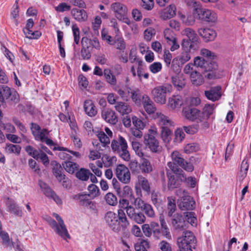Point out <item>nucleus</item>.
Segmentation results:
<instances>
[{
  "instance_id": "obj_47",
  "label": "nucleus",
  "mask_w": 251,
  "mask_h": 251,
  "mask_svg": "<svg viewBox=\"0 0 251 251\" xmlns=\"http://www.w3.org/2000/svg\"><path fill=\"white\" fill-rule=\"evenodd\" d=\"M2 101H1V103L0 104V107L1 105L4 107V103L7 102L8 99H9V97L10 96V94L11 93V91L10 89L7 86H4L2 87Z\"/></svg>"
},
{
  "instance_id": "obj_55",
  "label": "nucleus",
  "mask_w": 251,
  "mask_h": 251,
  "mask_svg": "<svg viewBox=\"0 0 251 251\" xmlns=\"http://www.w3.org/2000/svg\"><path fill=\"white\" fill-rule=\"evenodd\" d=\"M48 134L49 131L48 130L44 128L37 132V134H35L34 136L36 140H39L42 142H44V140L47 138Z\"/></svg>"
},
{
  "instance_id": "obj_24",
  "label": "nucleus",
  "mask_w": 251,
  "mask_h": 251,
  "mask_svg": "<svg viewBox=\"0 0 251 251\" xmlns=\"http://www.w3.org/2000/svg\"><path fill=\"white\" fill-rule=\"evenodd\" d=\"M142 103L143 104L145 111L149 114L153 113L156 110V107L153 102L148 96L143 97V101Z\"/></svg>"
},
{
  "instance_id": "obj_38",
  "label": "nucleus",
  "mask_w": 251,
  "mask_h": 251,
  "mask_svg": "<svg viewBox=\"0 0 251 251\" xmlns=\"http://www.w3.org/2000/svg\"><path fill=\"white\" fill-rule=\"evenodd\" d=\"M172 82L173 85L178 90L182 89L185 85V79L182 76L178 75L172 76Z\"/></svg>"
},
{
  "instance_id": "obj_54",
  "label": "nucleus",
  "mask_w": 251,
  "mask_h": 251,
  "mask_svg": "<svg viewBox=\"0 0 251 251\" xmlns=\"http://www.w3.org/2000/svg\"><path fill=\"white\" fill-rule=\"evenodd\" d=\"M142 210L144 212L148 217L154 218L155 217V214L154 210L152 206L149 203H147L145 204V205H144Z\"/></svg>"
},
{
  "instance_id": "obj_53",
  "label": "nucleus",
  "mask_w": 251,
  "mask_h": 251,
  "mask_svg": "<svg viewBox=\"0 0 251 251\" xmlns=\"http://www.w3.org/2000/svg\"><path fill=\"white\" fill-rule=\"evenodd\" d=\"M88 190L89 191V193L87 194L89 195V196L91 197L92 199H94L100 195V190L96 185L95 184H91L88 187Z\"/></svg>"
},
{
  "instance_id": "obj_6",
  "label": "nucleus",
  "mask_w": 251,
  "mask_h": 251,
  "mask_svg": "<svg viewBox=\"0 0 251 251\" xmlns=\"http://www.w3.org/2000/svg\"><path fill=\"white\" fill-rule=\"evenodd\" d=\"M175 175L172 173L167 171L166 174L168 178V188L169 190H173L175 188L179 187L182 182L186 180V176L184 172H173Z\"/></svg>"
},
{
  "instance_id": "obj_49",
  "label": "nucleus",
  "mask_w": 251,
  "mask_h": 251,
  "mask_svg": "<svg viewBox=\"0 0 251 251\" xmlns=\"http://www.w3.org/2000/svg\"><path fill=\"white\" fill-rule=\"evenodd\" d=\"M21 150V147L18 145L9 144L5 147V151L8 153H15L19 155L20 153Z\"/></svg>"
},
{
  "instance_id": "obj_34",
  "label": "nucleus",
  "mask_w": 251,
  "mask_h": 251,
  "mask_svg": "<svg viewBox=\"0 0 251 251\" xmlns=\"http://www.w3.org/2000/svg\"><path fill=\"white\" fill-rule=\"evenodd\" d=\"M62 166L68 173L73 174L75 172L78 168V165L71 160L64 161L62 163Z\"/></svg>"
},
{
  "instance_id": "obj_15",
  "label": "nucleus",
  "mask_w": 251,
  "mask_h": 251,
  "mask_svg": "<svg viewBox=\"0 0 251 251\" xmlns=\"http://www.w3.org/2000/svg\"><path fill=\"white\" fill-rule=\"evenodd\" d=\"M164 36L168 44L171 46V51H174L179 49V44L173 31L169 28L165 29L164 31Z\"/></svg>"
},
{
  "instance_id": "obj_23",
  "label": "nucleus",
  "mask_w": 251,
  "mask_h": 251,
  "mask_svg": "<svg viewBox=\"0 0 251 251\" xmlns=\"http://www.w3.org/2000/svg\"><path fill=\"white\" fill-rule=\"evenodd\" d=\"M111 8L115 13L116 17L121 18V16L127 13V8L120 2H115L111 5Z\"/></svg>"
},
{
  "instance_id": "obj_12",
  "label": "nucleus",
  "mask_w": 251,
  "mask_h": 251,
  "mask_svg": "<svg viewBox=\"0 0 251 251\" xmlns=\"http://www.w3.org/2000/svg\"><path fill=\"white\" fill-rule=\"evenodd\" d=\"M183 195L178 203L179 208L181 210H192L195 208V202L193 198L188 195L185 190L183 191Z\"/></svg>"
},
{
  "instance_id": "obj_52",
  "label": "nucleus",
  "mask_w": 251,
  "mask_h": 251,
  "mask_svg": "<svg viewBox=\"0 0 251 251\" xmlns=\"http://www.w3.org/2000/svg\"><path fill=\"white\" fill-rule=\"evenodd\" d=\"M106 202L111 206H115L117 204V198L112 193H108L104 197Z\"/></svg>"
},
{
  "instance_id": "obj_8",
  "label": "nucleus",
  "mask_w": 251,
  "mask_h": 251,
  "mask_svg": "<svg viewBox=\"0 0 251 251\" xmlns=\"http://www.w3.org/2000/svg\"><path fill=\"white\" fill-rule=\"evenodd\" d=\"M193 14L199 19L208 23H215L217 20L216 13L211 10L203 8H195Z\"/></svg>"
},
{
  "instance_id": "obj_5",
  "label": "nucleus",
  "mask_w": 251,
  "mask_h": 251,
  "mask_svg": "<svg viewBox=\"0 0 251 251\" xmlns=\"http://www.w3.org/2000/svg\"><path fill=\"white\" fill-rule=\"evenodd\" d=\"M196 242L195 236L190 231H185L182 235L177 239V245L179 251H193L192 244Z\"/></svg>"
},
{
  "instance_id": "obj_50",
  "label": "nucleus",
  "mask_w": 251,
  "mask_h": 251,
  "mask_svg": "<svg viewBox=\"0 0 251 251\" xmlns=\"http://www.w3.org/2000/svg\"><path fill=\"white\" fill-rule=\"evenodd\" d=\"M136 251H147L149 249V242L147 240H142L140 243L134 246Z\"/></svg>"
},
{
  "instance_id": "obj_61",
  "label": "nucleus",
  "mask_w": 251,
  "mask_h": 251,
  "mask_svg": "<svg viewBox=\"0 0 251 251\" xmlns=\"http://www.w3.org/2000/svg\"><path fill=\"white\" fill-rule=\"evenodd\" d=\"M158 248L161 251H173L171 245L165 240H163L159 243Z\"/></svg>"
},
{
  "instance_id": "obj_62",
  "label": "nucleus",
  "mask_w": 251,
  "mask_h": 251,
  "mask_svg": "<svg viewBox=\"0 0 251 251\" xmlns=\"http://www.w3.org/2000/svg\"><path fill=\"white\" fill-rule=\"evenodd\" d=\"M160 194L158 192L152 191L151 195V199L154 205H158L161 202Z\"/></svg>"
},
{
  "instance_id": "obj_14",
  "label": "nucleus",
  "mask_w": 251,
  "mask_h": 251,
  "mask_svg": "<svg viewBox=\"0 0 251 251\" xmlns=\"http://www.w3.org/2000/svg\"><path fill=\"white\" fill-rule=\"evenodd\" d=\"M171 225L174 230L182 231L185 229L187 224L184 216L177 213L172 217Z\"/></svg>"
},
{
  "instance_id": "obj_63",
  "label": "nucleus",
  "mask_w": 251,
  "mask_h": 251,
  "mask_svg": "<svg viewBox=\"0 0 251 251\" xmlns=\"http://www.w3.org/2000/svg\"><path fill=\"white\" fill-rule=\"evenodd\" d=\"M180 18L182 22L188 25H193L195 21L194 16L191 15H188L187 17L185 15H182Z\"/></svg>"
},
{
  "instance_id": "obj_9",
  "label": "nucleus",
  "mask_w": 251,
  "mask_h": 251,
  "mask_svg": "<svg viewBox=\"0 0 251 251\" xmlns=\"http://www.w3.org/2000/svg\"><path fill=\"white\" fill-rule=\"evenodd\" d=\"M171 161L167 163V166L173 172H184L179 168V165L185 160L183 155L178 151H175L171 154Z\"/></svg>"
},
{
  "instance_id": "obj_56",
  "label": "nucleus",
  "mask_w": 251,
  "mask_h": 251,
  "mask_svg": "<svg viewBox=\"0 0 251 251\" xmlns=\"http://www.w3.org/2000/svg\"><path fill=\"white\" fill-rule=\"evenodd\" d=\"M149 226L152 230L154 237L158 238V236L161 233L159 224L155 222H151L149 224Z\"/></svg>"
},
{
  "instance_id": "obj_16",
  "label": "nucleus",
  "mask_w": 251,
  "mask_h": 251,
  "mask_svg": "<svg viewBox=\"0 0 251 251\" xmlns=\"http://www.w3.org/2000/svg\"><path fill=\"white\" fill-rule=\"evenodd\" d=\"M39 184L44 194L47 197L53 199L58 204H62V201L60 197L46 183L43 181H39Z\"/></svg>"
},
{
  "instance_id": "obj_27",
  "label": "nucleus",
  "mask_w": 251,
  "mask_h": 251,
  "mask_svg": "<svg viewBox=\"0 0 251 251\" xmlns=\"http://www.w3.org/2000/svg\"><path fill=\"white\" fill-rule=\"evenodd\" d=\"M176 14V7L175 5L171 4L165 8L161 13V17L163 20L170 19Z\"/></svg>"
},
{
  "instance_id": "obj_25",
  "label": "nucleus",
  "mask_w": 251,
  "mask_h": 251,
  "mask_svg": "<svg viewBox=\"0 0 251 251\" xmlns=\"http://www.w3.org/2000/svg\"><path fill=\"white\" fill-rule=\"evenodd\" d=\"M215 108L214 104H205L202 108V110L201 111V115L203 122L207 120L210 118V116L214 113Z\"/></svg>"
},
{
  "instance_id": "obj_59",
  "label": "nucleus",
  "mask_w": 251,
  "mask_h": 251,
  "mask_svg": "<svg viewBox=\"0 0 251 251\" xmlns=\"http://www.w3.org/2000/svg\"><path fill=\"white\" fill-rule=\"evenodd\" d=\"M199 148V146L197 143L188 144L184 148V151L186 153H190L198 151Z\"/></svg>"
},
{
  "instance_id": "obj_43",
  "label": "nucleus",
  "mask_w": 251,
  "mask_h": 251,
  "mask_svg": "<svg viewBox=\"0 0 251 251\" xmlns=\"http://www.w3.org/2000/svg\"><path fill=\"white\" fill-rule=\"evenodd\" d=\"M91 172L88 169L81 168L79 171L76 172V177L82 181H87L88 180Z\"/></svg>"
},
{
  "instance_id": "obj_44",
  "label": "nucleus",
  "mask_w": 251,
  "mask_h": 251,
  "mask_svg": "<svg viewBox=\"0 0 251 251\" xmlns=\"http://www.w3.org/2000/svg\"><path fill=\"white\" fill-rule=\"evenodd\" d=\"M128 87H116L114 90L117 92L118 95L121 98V99L125 100L126 101H128L129 100V95L127 94V88Z\"/></svg>"
},
{
  "instance_id": "obj_22",
  "label": "nucleus",
  "mask_w": 251,
  "mask_h": 251,
  "mask_svg": "<svg viewBox=\"0 0 251 251\" xmlns=\"http://www.w3.org/2000/svg\"><path fill=\"white\" fill-rule=\"evenodd\" d=\"M101 116L105 121L113 125L115 124L118 121L115 112L110 109H103L101 113Z\"/></svg>"
},
{
  "instance_id": "obj_30",
  "label": "nucleus",
  "mask_w": 251,
  "mask_h": 251,
  "mask_svg": "<svg viewBox=\"0 0 251 251\" xmlns=\"http://www.w3.org/2000/svg\"><path fill=\"white\" fill-rule=\"evenodd\" d=\"M71 13L74 18L79 22H83L87 20V15L85 11L83 9L73 8Z\"/></svg>"
},
{
  "instance_id": "obj_58",
  "label": "nucleus",
  "mask_w": 251,
  "mask_h": 251,
  "mask_svg": "<svg viewBox=\"0 0 251 251\" xmlns=\"http://www.w3.org/2000/svg\"><path fill=\"white\" fill-rule=\"evenodd\" d=\"M179 167L187 172H192L194 169L192 163L190 161L186 159L179 165Z\"/></svg>"
},
{
  "instance_id": "obj_37",
  "label": "nucleus",
  "mask_w": 251,
  "mask_h": 251,
  "mask_svg": "<svg viewBox=\"0 0 251 251\" xmlns=\"http://www.w3.org/2000/svg\"><path fill=\"white\" fill-rule=\"evenodd\" d=\"M159 124L161 127L167 126L169 127L173 126V122L169 119L168 117L161 113H156Z\"/></svg>"
},
{
  "instance_id": "obj_1",
  "label": "nucleus",
  "mask_w": 251,
  "mask_h": 251,
  "mask_svg": "<svg viewBox=\"0 0 251 251\" xmlns=\"http://www.w3.org/2000/svg\"><path fill=\"white\" fill-rule=\"evenodd\" d=\"M200 54L202 57L197 56L194 59L195 66L207 73L205 76L208 79H215L218 74V66L212 60L216 57L215 53L206 49H202Z\"/></svg>"
},
{
  "instance_id": "obj_41",
  "label": "nucleus",
  "mask_w": 251,
  "mask_h": 251,
  "mask_svg": "<svg viewBox=\"0 0 251 251\" xmlns=\"http://www.w3.org/2000/svg\"><path fill=\"white\" fill-rule=\"evenodd\" d=\"M104 76L106 81L112 86H115L117 84L116 76L113 75L111 71L109 69H105L103 71Z\"/></svg>"
},
{
  "instance_id": "obj_11",
  "label": "nucleus",
  "mask_w": 251,
  "mask_h": 251,
  "mask_svg": "<svg viewBox=\"0 0 251 251\" xmlns=\"http://www.w3.org/2000/svg\"><path fill=\"white\" fill-rule=\"evenodd\" d=\"M116 175L119 180L124 184H128L130 181V171L124 165L119 164L117 166Z\"/></svg>"
},
{
  "instance_id": "obj_64",
  "label": "nucleus",
  "mask_w": 251,
  "mask_h": 251,
  "mask_svg": "<svg viewBox=\"0 0 251 251\" xmlns=\"http://www.w3.org/2000/svg\"><path fill=\"white\" fill-rule=\"evenodd\" d=\"M132 123L135 128L143 129L145 126L144 123L140 119L136 116H133L132 118Z\"/></svg>"
},
{
  "instance_id": "obj_7",
  "label": "nucleus",
  "mask_w": 251,
  "mask_h": 251,
  "mask_svg": "<svg viewBox=\"0 0 251 251\" xmlns=\"http://www.w3.org/2000/svg\"><path fill=\"white\" fill-rule=\"evenodd\" d=\"M170 87L169 85H161L154 88L151 91V94L155 102L160 104H165L167 94L170 93Z\"/></svg>"
},
{
  "instance_id": "obj_31",
  "label": "nucleus",
  "mask_w": 251,
  "mask_h": 251,
  "mask_svg": "<svg viewBox=\"0 0 251 251\" xmlns=\"http://www.w3.org/2000/svg\"><path fill=\"white\" fill-rule=\"evenodd\" d=\"M142 162L140 164V168L142 173L149 174L153 171V167L151 162L145 157H140Z\"/></svg>"
},
{
  "instance_id": "obj_36",
  "label": "nucleus",
  "mask_w": 251,
  "mask_h": 251,
  "mask_svg": "<svg viewBox=\"0 0 251 251\" xmlns=\"http://www.w3.org/2000/svg\"><path fill=\"white\" fill-rule=\"evenodd\" d=\"M62 171V169L61 165L55 162L53 164L52 173L59 182L62 181V179L65 178V175L63 174Z\"/></svg>"
},
{
  "instance_id": "obj_60",
  "label": "nucleus",
  "mask_w": 251,
  "mask_h": 251,
  "mask_svg": "<svg viewBox=\"0 0 251 251\" xmlns=\"http://www.w3.org/2000/svg\"><path fill=\"white\" fill-rule=\"evenodd\" d=\"M35 159L37 160L38 159H40L43 164L45 166H47L48 165H49L50 163V160L48 156L44 151H43L39 150V151H38V155H37V158Z\"/></svg>"
},
{
  "instance_id": "obj_10",
  "label": "nucleus",
  "mask_w": 251,
  "mask_h": 251,
  "mask_svg": "<svg viewBox=\"0 0 251 251\" xmlns=\"http://www.w3.org/2000/svg\"><path fill=\"white\" fill-rule=\"evenodd\" d=\"M182 115L190 121L197 123L203 122L201 111L196 108L185 107L182 110Z\"/></svg>"
},
{
  "instance_id": "obj_57",
  "label": "nucleus",
  "mask_w": 251,
  "mask_h": 251,
  "mask_svg": "<svg viewBox=\"0 0 251 251\" xmlns=\"http://www.w3.org/2000/svg\"><path fill=\"white\" fill-rule=\"evenodd\" d=\"M180 62L175 58H174L171 64V70L176 75H178L181 70V66L180 65Z\"/></svg>"
},
{
  "instance_id": "obj_45",
  "label": "nucleus",
  "mask_w": 251,
  "mask_h": 251,
  "mask_svg": "<svg viewBox=\"0 0 251 251\" xmlns=\"http://www.w3.org/2000/svg\"><path fill=\"white\" fill-rule=\"evenodd\" d=\"M184 217L187 223L190 224L192 226H196L197 224V220L195 216V213L193 212H187L184 213Z\"/></svg>"
},
{
  "instance_id": "obj_32",
  "label": "nucleus",
  "mask_w": 251,
  "mask_h": 251,
  "mask_svg": "<svg viewBox=\"0 0 251 251\" xmlns=\"http://www.w3.org/2000/svg\"><path fill=\"white\" fill-rule=\"evenodd\" d=\"M84 108L86 113L90 117L95 116L97 113L96 107L90 100H86L85 101Z\"/></svg>"
},
{
  "instance_id": "obj_26",
  "label": "nucleus",
  "mask_w": 251,
  "mask_h": 251,
  "mask_svg": "<svg viewBox=\"0 0 251 251\" xmlns=\"http://www.w3.org/2000/svg\"><path fill=\"white\" fill-rule=\"evenodd\" d=\"M53 216L56 218V220L58 222V225H59V226H60L61 232L63 233L62 238L64 239H70L71 236L68 233V230L61 217L58 214L55 213H53Z\"/></svg>"
},
{
  "instance_id": "obj_42",
  "label": "nucleus",
  "mask_w": 251,
  "mask_h": 251,
  "mask_svg": "<svg viewBox=\"0 0 251 251\" xmlns=\"http://www.w3.org/2000/svg\"><path fill=\"white\" fill-rule=\"evenodd\" d=\"M138 183L141 185L142 189L149 194L151 191L150 185L148 179L142 176L139 175L137 176Z\"/></svg>"
},
{
  "instance_id": "obj_21",
  "label": "nucleus",
  "mask_w": 251,
  "mask_h": 251,
  "mask_svg": "<svg viewBox=\"0 0 251 251\" xmlns=\"http://www.w3.org/2000/svg\"><path fill=\"white\" fill-rule=\"evenodd\" d=\"M182 104L181 96L174 95L169 99L167 106L171 110H177L180 109Z\"/></svg>"
},
{
  "instance_id": "obj_17",
  "label": "nucleus",
  "mask_w": 251,
  "mask_h": 251,
  "mask_svg": "<svg viewBox=\"0 0 251 251\" xmlns=\"http://www.w3.org/2000/svg\"><path fill=\"white\" fill-rule=\"evenodd\" d=\"M127 94L129 95V100L131 99L132 101L136 105L140 106L143 101V97L148 96L146 94H142L141 91L138 89H132L130 87L127 88Z\"/></svg>"
},
{
  "instance_id": "obj_48",
  "label": "nucleus",
  "mask_w": 251,
  "mask_h": 251,
  "mask_svg": "<svg viewBox=\"0 0 251 251\" xmlns=\"http://www.w3.org/2000/svg\"><path fill=\"white\" fill-rule=\"evenodd\" d=\"M47 221L48 222L50 226L52 228L54 231L62 238L63 233L61 232L60 226H59V225H58L57 222L54 220H53V219L50 217H47Z\"/></svg>"
},
{
  "instance_id": "obj_35",
  "label": "nucleus",
  "mask_w": 251,
  "mask_h": 251,
  "mask_svg": "<svg viewBox=\"0 0 251 251\" xmlns=\"http://www.w3.org/2000/svg\"><path fill=\"white\" fill-rule=\"evenodd\" d=\"M7 206L8 208L9 211L13 213L14 215L22 217L23 214L22 210L20 207L14 201H10L7 203Z\"/></svg>"
},
{
  "instance_id": "obj_20",
  "label": "nucleus",
  "mask_w": 251,
  "mask_h": 251,
  "mask_svg": "<svg viewBox=\"0 0 251 251\" xmlns=\"http://www.w3.org/2000/svg\"><path fill=\"white\" fill-rule=\"evenodd\" d=\"M91 40L87 37H84L82 38L81 43L82 48L80 54L83 60H88L91 57V53L89 50L90 45H91Z\"/></svg>"
},
{
  "instance_id": "obj_13",
  "label": "nucleus",
  "mask_w": 251,
  "mask_h": 251,
  "mask_svg": "<svg viewBox=\"0 0 251 251\" xmlns=\"http://www.w3.org/2000/svg\"><path fill=\"white\" fill-rule=\"evenodd\" d=\"M73 199L77 201L79 204L82 206L91 210L95 209V205L91 200L92 198L87 194L79 193L73 196Z\"/></svg>"
},
{
  "instance_id": "obj_28",
  "label": "nucleus",
  "mask_w": 251,
  "mask_h": 251,
  "mask_svg": "<svg viewBox=\"0 0 251 251\" xmlns=\"http://www.w3.org/2000/svg\"><path fill=\"white\" fill-rule=\"evenodd\" d=\"M190 79L192 84L197 86H201L204 82L203 76L197 71L191 74Z\"/></svg>"
},
{
  "instance_id": "obj_18",
  "label": "nucleus",
  "mask_w": 251,
  "mask_h": 251,
  "mask_svg": "<svg viewBox=\"0 0 251 251\" xmlns=\"http://www.w3.org/2000/svg\"><path fill=\"white\" fill-rule=\"evenodd\" d=\"M221 87L216 86L211 87L209 90L204 91L205 97L212 101L218 100L221 97Z\"/></svg>"
},
{
  "instance_id": "obj_33",
  "label": "nucleus",
  "mask_w": 251,
  "mask_h": 251,
  "mask_svg": "<svg viewBox=\"0 0 251 251\" xmlns=\"http://www.w3.org/2000/svg\"><path fill=\"white\" fill-rule=\"evenodd\" d=\"M116 110L122 115L129 114L131 111L130 106L124 102H118L115 105Z\"/></svg>"
},
{
  "instance_id": "obj_4",
  "label": "nucleus",
  "mask_w": 251,
  "mask_h": 251,
  "mask_svg": "<svg viewBox=\"0 0 251 251\" xmlns=\"http://www.w3.org/2000/svg\"><path fill=\"white\" fill-rule=\"evenodd\" d=\"M112 150L125 161H128L130 159L129 151L127 150V144L126 139L122 136H119L118 140H113L111 144Z\"/></svg>"
},
{
  "instance_id": "obj_29",
  "label": "nucleus",
  "mask_w": 251,
  "mask_h": 251,
  "mask_svg": "<svg viewBox=\"0 0 251 251\" xmlns=\"http://www.w3.org/2000/svg\"><path fill=\"white\" fill-rule=\"evenodd\" d=\"M182 34L187 36L192 43H195L198 41L199 36L196 31L190 27L185 28L182 31Z\"/></svg>"
},
{
  "instance_id": "obj_40",
  "label": "nucleus",
  "mask_w": 251,
  "mask_h": 251,
  "mask_svg": "<svg viewBox=\"0 0 251 251\" xmlns=\"http://www.w3.org/2000/svg\"><path fill=\"white\" fill-rule=\"evenodd\" d=\"M161 136L164 143H168L171 140L173 131L167 126L161 127Z\"/></svg>"
},
{
  "instance_id": "obj_46",
  "label": "nucleus",
  "mask_w": 251,
  "mask_h": 251,
  "mask_svg": "<svg viewBox=\"0 0 251 251\" xmlns=\"http://www.w3.org/2000/svg\"><path fill=\"white\" fill-rule=\"evenodd\" d=\"M132 147L136 154L139 157L147 156L143 151L141 144L136 141L132 142Z\"/></svg>"
},
{
  "instance_id": "obj_3",
  "label": "nucleus",
  "mask_w": 251,
  "mask_h": 251,
  "mask_svg": "<svg viewBox=\"0 0 251 251\" xmlns=\"http://www.w3.org/2000/svg\"><path fill=\"white\" fill-rule=\"evenodd\" d=\"M157 130L156 128L150 129L148 133L144 136V144L145 148L154 153H159L162 151V147L159 141L156 138Z\"/></svg>"
},
{
  "instance_id": "obj_19",
  "label": "nucleus",
  "mask_w": 251,
  "mask_h": 251,
  "mask_svg": "<svg viewBox=\"0 0 251 251\" xmlns=\"http://www.w3.org/2000/svg\"><path fill=\"white\" fill-rule=\"evenodd\" d=\"M198 32L206 42L213 41L217 36L216 31L210 28H199Z\"/></svg>"
},
{
  "instance_id": "obj_51",
  "label": "nucleus",
  "mask_w": 251,
  "mask_h": 251,
  "mask_svg": "<svg viewBox=\"0 0 251 251\" xmlns=\"http://www.w3.org/2000/svg\"><path fill=\"white\" fill-rule=\"evenodd\" d=\"M181 64L183 65L188 62L191 59V55L189 51H183L178 56L175 57Z\"/></svg>"
},
{
  "instance_id": "obj_2",
  "label": "nucleus",
  "mask_w": 251,
  "mask_h": 251,
  "mask_svg": "<svg viewBox=\"0 0 251 251\" xmlns=\"http://www.w3.org/2000/svg\"><path fill=\"white\" fill-rule=\"evenodd\" d=\"M104 220L107 226L115 233H119L122 229H126L129 226L125 211L122 209L118 210V214L111 211L107 212Z\"/></svg>"
},
{
  "instance_id": "obj_39",
  "label": "nucleus",
  "mask_w": 251,
  "mask_h": 251,
  "mask_svg": "<svg viewBox=\"0 0 251 251\" xmlns=\"http://www.w3.org/2000/svg\"><path fill=\"white\" fill-rule=\"evenodd\" d=\"M0 237L2 240V245L6 248L12 249L13 243L12 240L9 238V234L5 231H0Z\"/></svg>"
}]
</instances>
